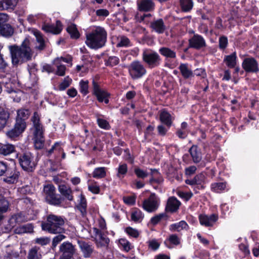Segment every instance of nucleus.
<instances>
[{"label":"nucleus","instance_id":"0eeeda50","mask_svg":"<svg viewBox=\"0 0 259 259\" xmlns=\"http://www.w3.org/2000/svg\"><path fill=\"white\" fill-rule=\"evenodd\" d=\"M142 60L150 68L159 66L161 62L160 56L157 53L153 51H144L142 54Z\"/></svg>","mask_w":259,"mask_h":259},{"label":"nucleus","instance_id":"603ef678","mask_svg":"<svg viewBox=\"0 0 259 259\" xmlns=\"http://www.w3.org/2000/svg\"><path fill=\"white\" fill-rule=\"evenodd\" d=\"M149 249L153 251L157 250L160 245V243L156 239H152L149 240L147 242Z\"/></svg>","mask_w":259,"mask_h":259},{"label":"nucleus","instance_id":"6e6552de","mask_svg":"<svg viewBox=\"0 0 259 259\" xmlns=\"http://www.w3.org/2000/svg\"><path fill=\"white\" fill-rule=\"evenodd\" d=\"M159 203V198L154 193H152L148 198L144 200L142 207L146 211L152 212L157 209Z\"/></svg>","mask_w":259,"mask_h":259},{"label":"nucleus","instance_id":"864d4df0","mask_svg":"<svg viewBox=\"0 0 259 259\" xmlns=\"http://www.w3.org/2000/svg\"><path fill=\"white\" fill-rule=\"evenodd\" d=\"M180 3L181 7L184 11H189L192 8L193 6L192 0H181Z\"/></svg>","mask_w":259,"mask_h":259},{"label":"nucleus","instance_id":"052dcab7","mask_svg":"<svg viewBox=\"0 0 259 259\" xmlns=\"http://www.w3.org/2000/svg\"><path fill=\"white\" fill-rule=\"evenodd\" d=\"M8 92L11 94V97L13 99L14 101L19 102L20 101L21 95L22 94L20 91L16 92L15 91L11 90L8 91Z\"/></svg>","mask_w":259,"mask_h":259},{"label":"nucleus","instance_id":"58836bf2","mask_svg":"<svg viewBox=\"0 0 259 259\" xmlns=\"http://www.w3.org/2000/svg\"><path fill=\"white\" fill-rule=\"evenodd\" d=\"M144 214L141 210L134 209L131 212V220L136 223L141 222L144 218Z\"/></svg>","mask_w":259,"mask_h":259},{"label":"nucleus","instance_id":"aec40b11","mask_svg":"<svg viewBox=\"0 0 259 259\" xmlns=\"http://www.w3.org/2000/svg\"><path fill=\"white\" fill-rule=\"evenodd\" d=\"M152 29L158 33H162L165 29V25L162 19H159L151 23Z\"/></svg>","mask_w":259,"mask_h":259},{"label":"nucleus","instance_id":"dca6fc26","mask_svg":"<svg viewBox=\"0 0 259 259\" xmlns=\"http://www.w3.org/2000/svg\"><path fill=\"white\" fill-rule=\"evenodd\" d=\"M189 45L191 48L199 49L205 46V41L201 35L195 34L189 39Z\"/></svg>","mask_w":259,"mask_h":259},{"label":"nucleus","instance_id":"2f4dec72","mask_svg":"<svg viewBox=\"0 0 259 259\" xmlns=\"http://www.w3.org/2000/svg\"><path fill=\"white\" fill-rule=\"evenodd\" d=\"M79 245L81 251L84 254V257H89L93 251L92 246L89 243L83 241L79 242Z\"/></svg>","mask_w":259,"mask_h":259},{"label":"nucleus","instance_id":"4d7b16f0","mask_svg":"<svg viewBox=\"0 0 259 259\" xmlns=\"http://www.w3.org/2000/svg\"><path fill=\"white\" fill-rule=\"evenodd\" d=\"M88 189L94 194H98L100 192V187L95 181H90L88 185Z\"/></svg>","mask_w":259,"mask_h":259},{"label":"nucleus","instance_id":"bf43d9fd","mask_svg":"<svg viewBox=\"0 0 259 259\" xmlns=\"http://www.w3.org/2000/svg\"><path fill=\"white\" fill-rule=\"evenodd\" d=\"M119 62V59L116 56H110L106 61V65L107 66H114L117 65Z\"/></svg>","mask_w":259,"mask_h":259},{"label":"nucleus","instance_id":"09e8293b","mask_svg":"<svg viewBox=\"0 0 259 259\" xmlns=\"http://www.w3.org/2000/svg\"><path fill=\"white\" fill-rule=\"evenodd\" d=\"M226 188V183L224 182L214 183L211 184V189L215 193H220Z\"/></svg>","mask_w":259,"mask_h":259},{"label":"nucleus","instance_id":"f3484780","mask_svg":"<svg viewBox=\"0 0 259 259\" xmlns=\"http://www.w3.org/2000/svg\"><path fill=\"white\" fill-rule=\"evenodd\" d=\"M159 118L161 122L164 124L168 128L172 124L174 118L170 114L165 110H161L159 113Z\"/></svg>","mask_w":259,"mask_h":259},{"label":"nucleus","instance_id":"ddd939ff","mask_svg":"<svg viewBox=\"0 0 259 259\" xmlns=\"http://www.w3.org/2000/svg\"><path fill=\"white\" fill-rule=\"evenodd\" d=\"M27 221V219L21 213L15 214L11 216L8 221V224L6 227V232H9L11 229L21 223Z\"/></svg>","mask_w":259,"mask_h":259},{"label":"nucleus","instance_id":"20e7f679","mask_svg":"<svg viewBox=\"0 0 259 259\" xmlns=\"http://www.w3.org/2000/svg\"><path fill=\"white\" fill-rule=\"evenodd\" d=\"M32 122V131L34 146L36 149L43 148L45 143L44 128L40 121V115L34 112L31 119Z\"/></svg>","mask_w":259,"mask_h":259},{"label":"nucleus","instance_id":"6ab92c4d","mask_svg":"<svg viewBox=\"0 0 259 259\" xmlns=\"http://www.w3.org/2000/svg\"><path fill=\"white\" fill-rule=\"evenodd\" d=\"M60 250L63 255L73 256L75 249L72 244L68 242H63L60 246Z\"/></svg>","mask_w":259,"mask_h":259},{"label":"nucleus","instance_id":"3c124183","mask_svg":"<svg viewBox=\"0 0 259 259\" xmlns=\"http://www.w3.org/2000/svg\"><path fill=\"white\" fill-rule=\"evenodd\" d=\"M131 41L126 36H121L118 39V42L116 45L117 47H128L130 46Z\"/></svg>","mask_w":259,"mask_h":259},{"label":"nucleus","instance_id":"79ce46f5","mask_svg":"<svg viewBox=\"0 0 259 259\" xmlns=\"http://www.w3.org/2000/svg\"><path fill=\"white\" fill-rule=\"evenodd\" d=\"M66 30L72 38L77 39L79 37L80 34L75 24H71L67 27Z\"/></svg>","mask_w":259,"mask_h":259},{"label":"nucleus","instance_id":"4468645a","mask_svg":"<svg viewBox=\"0 0 259 259\" xmlns=\"http://www.w3.org/2000/svg\"><path fill=\"white\" fill-rule=\"evenodd\" d=\"M218 220V216L215 214L208 215L205 214H201L199 215L200 224L203 226L208 227H212Z\"/></svg>","mask_w":259,"mask_h":259},{"label":"nucleus","instance_id":"bb28decb","mask_svg":"<svg viewBox=\"0 0 259 259\" xmlns=\"http://www.w3.org/2000/svg\"><path fill=\"white\" fill-rule=\"evenodd\" d=\"M18 2V0H0V11L13 10Z\"/></svg>","mask_w":259,"mask_h":259},{"label":"nucleus","instance_id":"49530a36","mask_svg":"<svg viewBox=\"0 0 259 259\" xmlns=\"http://www.w3.org/2000/svg\"><path fill=\"white\" fill-rule=\"evenodd\" d=\"M117 177L119 179H122L124 177L127 172V166L125 163L120 164L117 168Z\"/></svg>","mask_w":259,"mask_h":259},{"label":"nucleus","instance_id":"f704fd0d","mask_svg":"<svg viewBox=\"0 0 259 259\" xmlns=\"http://www.w3.org/2000/svg\"><path fill=\"white\" fill-rule=\"evenodd\" d=\"M9 205V201L5 198H0V220L4 218V214L8 211Z\"/></svg>","mask_w":259,"mask_h":259},{"label":"nucleus","instance_id":"1a4fd4ad","mask_svg":"<svg viewBox=\"0 0 259 259\" xmlns=\"http://www.w3.org/2000/svg\"><path fill=\"white\" fill-rule=\"evenodd\" d=\"M19 160L22 168L25 170L32 171L36 165L34 157L29 152L20 156Z\"/></svg>","mask_w":259,"mask_h":259},{"label":"nucleus","instance_id":"338daca9","mask_svg":"<svg viewBox=\"0 0 259 259\" xmlns=\"http://www.w3.org/2000/svg\"><path fill=\"white\" fill-rule=\"evenodd\" d=\"M177 194L180 197L185 199L186 201L189 200L193 196V193L191 192H184L179 191Z\"/></svg>","mask_w":259,"mask_h":259},{"label":"nucleus","instance_id":"7c9ffc66","mask_svg":"<svg viewBox=\"0 0 259 259\" xmlns=\"http://www.w3.org/2000/svg\"><path fill=\"white\" fill-rule=\"evenodd\" d=\"M10 113L4 107L0 105V122L5 127L8 123Z\"/></svg>","mask_w":259,"mask_h":259},{"label":"nucleus","instance_id":"412c9836","mask_svg":"<svg viewBox=\"0 0 259 259\" xmlns=\"http://www.w3.org/2000/svg\"><path fill=\"white\" fill-rule=\"evenodd\" d=\"M179 69L185 79L190 78L194 76V73L188 64H181L179 66Z\"/></svg>","mask_w":259,"mask_h":259},{"label":"nucleus","instance_id":"39448f33","mask_svg":"<svg viewBox=\"0 0 259 259\" xmlns=\"http://www.w3.org/2000/svg\"><path fill=\"white\" fill-rule=\"evenodd\" d=\"M42 195L46 201L50 204L59 206L62 203L63 199L56 193V189L52 184L44 185Z\"/></svg>","mask_w":259,"mask_h":259},{"label":"nucleus","instance_id":"4be33fe9","mask_svg":"<svg viewBox=\"0 0 259 259\" xmlns=\"http://www.w3.org/2000/svg\"><path fill=\"white\" fill-rule=\"evenodd\" d=\"M31 32L36 37L37 41L35 47L36 48L39 50L44 49L45 47V42L41 33L37 29H33Z\"/></svg>","mask_w":259,"mask_h":259},{"label":"nucleus","instance_id":"774afa93","mask_svg":"<svg viewBox=\"0 0 259 259\" xmlns=\"http://www.w3.org/2000/svg\"><path fill=\"white\" fill-rule=\"evenodd\" d=\"M170 243L175 245H178L180 244V239L176 234H172L170 235L168 239Z\"/></svg>","mask_w":259,"mask_h":259},{"label":"nucleus","instance_id":"c756f323","mask_svg":"<svg viewBox=\"0 0 259 259\" xmlns=\"http://www.w3.org/2000/svg\"><path fill=\"white\" fill-rule=\"evenodd\" d=\"M188 225L185 221H181L178 223L172 224L169 227V229L171 232H180L183 230L187 229Z\"/></svg>","mask_w":259,"mask_h":259},{"label":"nucleus","instance_id":"f257e3e1","mask_svg":"<svg viewBox=\"0 0 259 259\" xmlns=\"http://www.w3.org/2000/svg\"><path fill=\"white\" fill-rule=\"evenodd\" d=\"M9 49L11 53L12 63L15 66L30 60L33 54L30 47V40L28 38H26L23 40L21 46H10Z\"/></svg>","mask_w":259,"mask_h":259},{"label":"nucleus","instance_id":"9d476101","mask_svg":"<svg viewBox=\"0 0 259 259\" xmlns=\"http://www.w3.org/2000/svg\"><path fill=\"white\" fill-rule=\"evenodd\" d=\"M26 127V126L22 122L15 123L13 128L6 132V135L11 140L16 141L25 131Z\"/></svg>","mask_w":259,"mask_h":259},{"label":"nucleus","instance_id":"393cba45","mask_svg":"<svg viewBox=\"0 0 259 259\" xmlns=\"http://www.w3.org/2000/svg\"><path fill=\"white\" fill-rule=\"evenodd\" d=\"M138 7L140 11H150L154 9V4L151 0H141L138 2Z\"/></svg>","mask_w":259,"mask_h":259},{"label":"nucleus","instance_id":"b1692460","mask_svg":"<svg viewBox=\"0 0 259 259\" xmlns=\"http://www.w3.org/2000/svg\"><path fill=\"white\" fill-rule=\"evenodd\" d=\"M181 202L175 197H170L167 202L166 209L170 212L176 211L178 209Z\"/></svg>","mask_w":259,"mask_h":259},{"label":"nucleus","instance_id":"37998d69","mask_svg":"<svg viewBox=\"0 0 259 259\" xmlns=\"http://www.w3.org/2000/svg\"><path fill=\"white\" fill-rule=\"evenodd\" d=\"M79 198V203L77 207L81 212V214L84 215L87 212V201L84 196L82 194L80 195Z\"/></svg>","mask_w":259,"mask_h":259},{"label":"nucleus","instance_id":"6e6d98bb","mask_svg":"<svg viewBox=\"0 0 259 259\" xmlns=\"http://www.w3.org/2000/svg\"><path fill=\"white\" fill-rule=\"evenodd\" d=\"M97 121L98 125L101 128L108 130L110 127L109 122L103 118L98 117Z\"/></svg>","mask_w":259,"mask_h":259},{"label":"nucleus","instance_id":"8fccbe9b","mask_svg":"<svg viewBox=\"0 0 259 259\" xmlns=\"http://www.w3.org/2000/svg\"><path fill=\"white\" fill-rule=\"evenodd\" d=\"M79 91L83 95H86L89 93V81L81 80L79 83Z\"/></svg>","mask_w":259,"mask_h":259},{"label":"nucleus","instance_id":"5fc2aeb1","mask_svg":"<svg viewBox=\"0 0 259 259\" xmlns=\"http://www.w3.org/2000/svg\"><path fill=\"white\" fill-rule=\"evenodd\" d=\"M62 150L63 149L61 143L60 142H56L52 148L48 151V153L49 154H51L52 153H55L59 154Z\"/></svg>","mask_w":259,"mask_h":259},{"label":"nucleus","instance_id":"0e129e2a","mask_svg":"<svg viewBox=\"0 0 259 259\" xmlns=\"http://www.w3.org/2000/svg\"><path fill=\"white\" fill-rule=\"evenodd\" d=\"M125 232L129 236L134 238H137L139 235V232L137 229L130 227L125 229Z\"/></svg>","mask_w":259,"mask_h":259},{"label":"nucleus","instance_id":"72a5a7b5","mask_svg":"<svg viewBox=\"0 0 259 259\" xmlns=\"http://www.w3.org/2000/svg\"><path fill=\"white\" fill-rule=\"evenodd\" d=\"M33 230V226L31 224H27L24 225L20 226L15 229L16 234H23L31 233Z\"/></svg>","mask_w":259,"mask_h":259},{"label":"nucleus","instance_id":"680f3d73","mask_svg":"<svg viewBox=\"0 0 259 259\" xmlns=\"http://www.w3.org/2000/svg\"><path fill=\"white\" fill-rule=\"evenodd\" d=\"M136 196L135 195H133L123 197V200L125 204L132 205L135 204L136 202Z\"/></svg>","mask_w":259,"mask_h":259},{"label":"nucleus","instance_id":"c03bdc74","mask_svg":"<svg viewBox=\"0 0 259 259\" xmlns=\"http://www.w3.org/2000/svg\"><path fill=\"white\" fill-rule=\"evenodd\" d=\"M39 249V248L36 246L31 248L28 252L27 259H40L41 255Z\"/></svg>","mask_w":259,"mask_h":259},{"label":"nucleus","instance_id":"f8f14e48","mask_svg":"<svg viewBox=\"0 0 259 259\" xmlns=\"http://www.w3.org/2000/svg\"><path fill=\"white\" fill-rule=\"evenodd\" d=\"M242 66L246 72L257 73L259 71L258 64L253 58H246L244 59Z\"/></svg>","mask_w":259,"mask_h":259},{"label":"nucleus","instance_id":"473e14b6","mask_svg":"<svg viewBox=\"0 0 259 259\" xmlns=\"http://www.w3.org/2000/svg\"><path fill=\"white\" fill-rule=\"evenodd\" d=\"M237 56L236 53H233L230 55L226 56L224 62L229 68H234L236 65Z\"/></svg>","mask_w":259,"mask_h":259},{"label":"nucleus","instance_id":"423d86ee","mask_svg":"<svg viewBox=\"0 0 259 259\" xmlns=\"http://www.w3.org/2000/svg\"><path fill=\"white\" fill-rule=\"evenodd\" d=\"M129 74L134 79L142 77L147 73V70L141 62L138 60L133 61L128 67Z\"/></svg>","mask_w":259,"mask_h":259},{"label":"nucleus","instance_id":"2eb2a0df","mask_svg":"<svg viewBox=\"0 0 259 259\" xmlns=\"http://www.w3.org/2000/svg\"><path fill=\"white\" fill-rule=\"evenodd\" d=\"M42 29L46 32L57 34L62 30V25L61 22L58 20L56 21V25L44 23L42 25Z\"/></svg>","mask_w":259,"mask_h":259},{"label":"nucleus","instance_id":"c9c22d12","mask_svg":"<svg viewBox=\"0 0 259 259\" xmlns=\"http://www.w3.org/2000/svg\"><path fill=\"white\" fill-rule=\"evenodd\" d=\"M14 29L9 24H4L0 26V34L5 36L9 37L13 35Z\"/></svg>","mask_w":259,"mask_h":259},{"label":"nucleus","instance_id":"9b49d317","mask_svg":"<svg viewBox=\"0 0 259 259\" xmlns=\"http://www.w3.org/2000/svg\"><path fill=\"white\" fill-rule=\"evenodd\" d=\"M93 94L97 97L100 102H104L105 104L109 103V94L105 90L102 89L99 84L94 80L93 81Z\"/></svg>","mask_w":259,"mask_h":259},{"label":"nucleus","instance_id":"cd10ccee","mask_svg":"<svg viewBox=\"0 0 259 259\" xmlns=\"http://www.w3.org/2000/svg\"><path fill=\"white\" fill-rule=\"evenodd\" d=\"M29 114V112L28 110L24 109L18 110L17 111L16 123L22 122L26 126L25 120L28 118Z\"/></svg>","mask_w":259,"mask_h":259},{"label":"nucleus","instance_id":"a18cd8bd","mask_svg":"<svg viewBox=\"0 0 259 259\" xmlns=\"http://www.w3.org/2000/svg\"><path fill=\"white\" fill-rule=\"evenodd\" d=\"M119 246L126 252L129 251L133 246L131 243L126 239L121 238L118 240Z\"/></svg>","mask_w":259,"mask_h":259},{"label":"nucleus","instance_id":"13d9d810","mask_svg":"<svg viewBox=\"0 0 259 259\" xmlns=\"http://www.w3.org/2000/svg\"><path fill=\"white\" fill-rule=\"evenodd\" d=\"M72 79L68 77H65L63 81H62L59 85V90L60 91H64L70 85Z\"/></svg>","mask_w":259,"mask_h":259},{"label":"nucleus","instance_id":"69168bd1","mask_svg":"<svg viewBox=\"0 0 259 259\" xmlns=\"http://www.w3.org/2000/svg\"><path fill=\"white\" fill-rule=\"evenodd\" d=\"M166 217V215L165 213H160L157 215H156L155 216L152 217L151 219V223L154 225H155L157 224L162 219L165 218Z\"/></svg>","mask_w":259,"mask_h":259},{"label":"nucleus","instance_id":"f03ea898","mask_svg":"<svg viewBox=\"0 0 259 259\" xmlns=\"http://www.w3.org/2000/svg\"><path fill=\"white\" fill-rule=\"evenodd\" d=\"M107 36V32L104 27L100 26H92L85 32V44L91 49L101 48L105 45Z\"/></svg>","mask_w":259,"mask_h":259},{"label":"nucleus","instance_id":"e433bc0d","mask_svg":"<svg viewBox=\"0 0 259 259\" xmlns=\"http://www.w3.org/2000/svg\"><path fill=\"white\" fill-rule=\"evenodd\" d=\"M159 52L160 53L161 55L167 58L175 59L176 58V52L168 48H161L159 50Z\"/></svg>","mask_w":259,"mask_h":259},{"label":"nucleus","instance_id":"a211bd4d","mask_svg":"<svg viewBox=\"0 0 259 259\" xmlns=\"http://www.w3.org/2000/svg\"><path fill=\"white\" fill-rule=\"evenodd\" d=\"M189 152L194 163H198L200 162L202 159V155L201 151L198 149L197 145H193L189 149Z\"/></svg>","mask_w":259,"mask_h":259},{"label":"nucleus","instance_id":"7ed1b4c3","mask_svg":"<svg viewBox=\"0 0 259 259\" xmlns=\"http://www.w3.org/2000/svg\"><path fill=\"white\" fill-rule=\"evenodd\" d=\"M64 219L60 215L50 214L46 217L45 221L42 222L41 229L50 234H62L65 232L64 226Z\"/></svg>","mask_w":259,"mask_h":259},{"label":"nucleus","instance_id":"ea45409f","mask_svg":"<svg viewBox=\"0 0 259 259\" xmlns=\"http://www.w3.org/2000/svg\"><path fill=\"white\" fill-rule=\"evenodd\" d=\"M54 64L57 68L56 74L59 76H64L65 74L66 67L60 63V59H55Z\"/></svg>","mask_w":259,"mask_h":259},{"label":"nucleus","instance_id":"c85d7f7f","mask_svg":"<svg viewBox=\"0 0 259 259\" xmlns=\"http://www.w3.org/2000/svg\"><path fill=\"white\" fill-rule=\"evenodd\" d=\"M15 151V147L11 144H1L0 146V154L7 156L9 155Z\"/></svg>","mask_w":259,"mask_h":259},{"label":"nucleus","instance_id":"e2e57ef3","mask_svg":"<svg viewBox=\"0 0 259 259\" xmlns=\"http://www.w3.org/2000/svg\"><path fill=\"white\" fill-rule=\"evenodd\" d=\"M65 238V236L61 234H60L59 235L55 236L53 239L52 241L53 248H55L57 246V245Z\"/></svg>","mask_w":259,"mask_h":259},{"label":"nucleus","instance_id":"de8ad7c7","mask_svg":"<svg viewBox=\"0 0 259 259\" xmlns=\"http://www.w3.org/2000/svg\"><path fill=\"white\" fill-rule=\"evenodd\" d=\"M109 243V238L100 233L99 239L96 240V244L98 247H107Z\"/></svg>","mask_w":259,"mask_h":259},{"label":"nucleus","instance_id":"4c0bfd02","mask_svg":"<svg viewBox=\"0 0 259 259\" xmlns=\"http://www.w3.org/2000/svg\"><path fill=\"white\" fill-rule=\"evenodd\" d=\"M196 183V188L198 189H203L204 188V184L206 180V176L203 172H201L194 177Z\"/></svg>","mask_w":259,"mask_h":259},{"label":"nucleus","instance_id":"5701e85b","mask_svg":"<svg viewBox=\"0 0 259 259\" xmlns=\"http://www.w3.org/2000/svg\"><path fill=\"white\" fill-rule=\"evenodd\" d=\"M19 176V172L16 170H13L10 173H8L6 177L3 178V181L9 184H14L18 181Z\"/></svg>","mask_w":259,"mask_h":259},{"label":"nucleus","instance_id":"a878e982","mask_svg":"<svg viewBox=\"0 0 259 259\" xmlns=\"http://www.w3.org/2000/svg\"><path fill=\"white\" fill-rule=\"evenodd\" d=\"M58 190L59 192L67 199L69 201L73 200L72 190L70 188L65 185H60L59 186Z\"/></svg>","mask_w":259,"mask_h":259},{"label":"nucleus","instance_id":"a19ab883","mask_svg":"<svg viewBox=\"0 0 259 259\" xmlns=\"http://www.w3.org/2000/svg\"><path fill=\"white\" fill-rule=\"evenodd\" d=\"M93 177L96 179H102L105 177L106 175V168L100 167L96 168L93 173Z\"/></svg>","mask_w":259,"mask_h":259}]
</instances>
